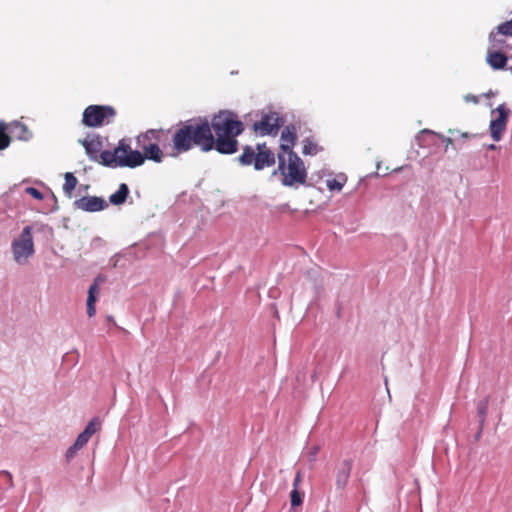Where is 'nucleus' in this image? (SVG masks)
<instances>
[{"label": "nucleus", "instance_id": "30", "mask_svg": "<svg viewBox=\"0 0 512 512\" xmlns=\"http://www.w3.org/2000/svg\"><path fill=\"white\" fill-rule=\"evenodd\" d=\"M465 101L477 104L479 100H478L477 96L472 95V94H468V95L465 96Z\"/></svg>", "mask_w": 512, "mask_h": 512}, {"label": "nucleus", "instance_id": "4", "mask_svg": "<svg viewBox=\"0 0 512 512\" xmlns=\"http://www.w3.org/2000/svg\"><path fill=\"white\" fill-rule=\"evenodd\" d=\"M278 170L282 175V184L292 187L304 185L307 180V170L303 160L295 153H278Z\"/></svg>", "mask_w": 512, "mask_h": 512}, {"label": "nucleus", "instance_id": "28", "mask_svg": "<svg viewBox=\"0 0 512 512\" xmlns=\"http://www.w3.org/2000/svg\"><path fill=\"white\" fill-rule=\"evenodd\" d=\"M301 482H302V473H301V471H297L294 481H293V489H298Z\"/></svg>", "mask_w": 512, "mask_h": 512}, {"label": "nucleus", "instance_id": "32", "mask_svg": "<svg viewBox=\"0 0 512 512\" xmlns=\"http://www.w3.org/2000/svg\"><path fill=\"white\" fill-rule=\"evenodd\" d=\"M510 71H511V73H512V67L510 68Z\"/></svg>", "mask_w": 512, "mask_h": 512}, {"label": "nucleus", "instance_id": "24", "mask_svg": "<svg viewBox=\"0 0 512 512\" xmlns=\"http://www.w3.org/2000/svg\"><path fill=\"white\" fill-rule=\"evenodd\" d=\"M7 129L8 126L4 122H0V150H4L10 145L11 136L6 132Z\"/></svg>", "mask_w": 512, "mask_h": 512}, {"label": "nucleus", "instance_id": "16", "mask_svg": "<svg viewBox=\"0 0 512 512\" xmlns=\"http://www.w3.org/2000/svg\"><path fill=\"white\" fill-rule=\"evenodd\" d=\"M104 279L101 276L95 278L93 284L90 286L88 290V298H87V314L89 317H93L96 313L95 302L97 300L96 296L99 293V285L102 283Z\"/></svg>", "mask_w": 512, "mask_h": 512}, {"label": "nucleus", "instance_id": "2", "mask_svg": "<svg viewBox=\"0 0 512 512\" xmlns=\"http://www.w3.org/2000/svg\"><path fill=\"white\" fill-rule=\"evenodd\" d=\"M171 157L176 158L194 147L201 151L213 150L214 141L210 123L207 119L188 120L175 129H171Z\"/></svg>", "mask_w": 512, "mask_h": 512}, {"label": "nucleus", "instance_id": "9", "mask_svg": "<svg viewBox=\"0 0 512 512\" xmlns=\"http://www.w3.org/2000/svg\"><path fill=\"white\" fill-rule=\"evenodd\" d=\"M98 425L99 423L97 422L96 419H93L88 423L84 431L78 435L74 444L67 450L66 459L68 461L73 459L76 456L77 452L88 443L92 435L97 431Z\"/></svg>", "mask_w": 512, "mask_h": 512}, {"label": "nucleus", "instance_id": "25", "mask_svg": "<svg viewBox=\"0 0 512 512\" xmlns=\"http://www.w3.org/2000/svg\"><path fill=\"white\" fill-rule=\"evenodd\" d=\"M290 500L292 507L300 506L303 502V494L298 489H293L290 493Z\"/></svg>", "mask_w": 512, "mask_h": 512}, {"label": "nucleus", "instance_id": "22", "mask_svg": "<svg viewBox=\"0 0 512 512\" xmlns=\"http://www.w3.org/2000/svg\"><path fill=\"white\" fill-rule=\"evenodd\" d=\"M256 161V152L255 150L250 147L246 146L243 150V153L239 156V162L242 165H251L253 164L255 166Z\"/></svg>", "mask_w": 512, "mask_h": 512}, {"label": "nucleus", "instance_id": "1", "mask_svg": "<svg viewBox=\"0 0 512 512\" xmlns=\"http://www.w3.org/2000/svg\"><path fill=\"white\" fill-rule=\"evenodd\" d=\"M171 129H149L136 138L138 150H132L130 144L121 139L118 142V150L115 154H123L119 158L118 165L121 167L136 168L144 164L145 160H151L156 163L163 162L165 156L171 157Z\"/></svg>", "mask_w": 512, "mask_h": 512}, {"label": "nucleus", "instance_id": "8", "mask_svg": "<svg viewBox=\"0 0 512 512\" xmlns=\"http://www.w3.org/2000/svg\"><path fill=\"white\" fill-rule=\"evenodd\" d=\"M281 126L280 118L277 113L271 112L264 114L261 119L253 124V130L256 134L276 135Z\"/></svg>", "mask_w": 512, "mask_h": 512}, {"label": "nucleus", "instance_id": "10", "mask_svg": "<svg viewBox=\"0 0 512 512\" xmlns=\"http://www.w3.org/2000/svg\"><path fill=\"white\" fill-rule=\"evenodd\" d=\"M494 112L497 113V117L492 119L490 122V133L494 141H500L502 134L506 129L510 111L505 104H501Z\"/></svg>", "mask_w": 512, "mask_h": 512}, {"label": "nucleus", "instance_id": "18", "mask_svg": "<svg viewBox=\"0 0 512 512\" xmlns=\"http://www.w3.org/2000/svg\"><path fill=\"white\" fill-rule=\"evenodd\" d=\"M487 63L495 70H500L505 68L507 64V57L505 54L499 51L488 52L487 54Z\"/></svg>", "mask_w": 512, "mask_h": 512}, {"label": "nucleus", "instance_id": "26", "mask_svg": "<svg viewBox=\"0 0 512 512\" xmlns=\"http://www.w3.org/2000/svg\"><path fill=\"white\" fill-rule=\"evenodd\" d=\"M477 409H478L479 415L482 418V421H484V419L486 417V414H487V410H488V399H485V400L481 401L478 404Z\"/></svg>", "mask_w": 512, "mask_h": 512}, {"label": "nucleus", "instance_id": "12", "mask_svg": "<svg viewBox=\"0 0 512 512\" xmlns=\"http://www.w3.org/2000/svg\"><path fill=\"white\" fill-rule=\"evenodd\" d=\"M77 209L87 212H97L107 207L106 201L101 197L84 196L74 202Z\"/></svg>", "mask_w": 512, "mask_h": 512}, {"label": "nucleus", "instance_id": "3", "mask_svg": "<svg viewBox=\"0 0 512 512\" xmlns=\"http://www.w3.org/2000/svg\"><path fill=\"white\" fill-rule=\"evenodd\" d=\"M215 149L221 154H233L238 150L237 137L244 131L243 123L231 111L223 110L209 121Z\"/></svg>", "mask_w": 512, "mask_h": 512}, {"label": "nucleus", "instance_id": "5", "mask_svg": "<svg viewBox=\"0 0 512 512\" xmlns=\"http://www.w3.org/2000/svg\"><path fill=\"white\" fill-rule=\"evenodd\" d=\"M79 142L84 147L85 152L90 160L98 162L99 164L107 167H121V165H118V162L119 157L120 159L123 158V154H115V152L118 150V145L112 151H102L103 140L98 135L87 136L85 139L79 140Z\"/></svg>", "mask_w": 512, "mask_h": 512}, {"label": "nucleus", "instance_id": "21", "mask_svg": "<svg viewBox=\"0 0 512 512\" xmlns=\"http://www.w3.org/2000/svg\"><path fill=\"white\" fill-rule=\"evenodd\" d=\"M346 182L347 177L344 174H339L334 178H328L326 186L331 191H341Z\"/></svg>", "mask_w": 512, "mask_h": 512}, {"label": "nucleus", "instance_id": "23", "mask_svg": "<svg viewBox=\"0 0 512 512\" xmlns=\"http://www.w3.org/2000/svg\"><path fill=\"white\" fill-rule=\"evenodd\" d=\"M320 151L317 143L310 138H306L303 141L302 153L304 155H316Z\"/></svg>", "mask_w": 512, "mask_h": 512}, {"label": "nucleus", "instance_id": "31", "mask_svg": "<svg viewBox=\"0 0 512 512\" xmlns=\"http://www.w3.org/2000/svg\"><path fill=\"white\" fill-rule=\"evenodd\" d=\"M452 140L450 138L447 139V144H451Z\"/></svg>", "mask_w": 512, "mask_h": 512}, {"label": "nucleus", "instance_id": "15", "mask_svg": "<svg viewBox=\"0 0 512 512\" xmlns=\"http://www.w3.org/2000/svg\"><path fill=\"white\" fill-rule=\"evenodd\" d=\"M296 140L297 133L295 127L286 126L281 133V154H288L289 152H294L292 148L294 147Z\"/></svg>", "mask_w": 512, "mask_h": 512}, {"label": "nucleus", "instance_id": "29", "mask_svg": "<svg viewBox=\"0 0 512 512\" xmlns=\"http://www.w3.org/2000/svg\"><path fill=\"white\" fill-rule=\"evenodd\" d=\"M0 475H3V476L6 477V481L8 482L9 487H13L14 486L13 478H12V475H11L10 472H8V471H1Z\"/></svg>", "mask_w": 512, "mask_h": 512}, {"label": "nucleus", "instance_id": "17", "mask_svg": "<svg viewBox=\"0 0 512 512\" xmlns=\"http://www.w3.org/2000/svg\"><path fill=\"white\" fill-rule=\"evenodd\" d=\"M7 126L10 136L17 138L18 140L27 141L32 137V134L27 126L21 122L15 121Z\"/></svg>", "mask_w": 512, "mask_h": 512}, {"label": "nucleus", "instance_id": "7", "mask_svg": "<svg viewBox=\"0 0 512 512\" xmlns=\"http://www.w3.org/2000/svg\"><path fill=\"white\" fill-rule=\"evenodd\" d=\"M12 252L14 260L18 264L26 263L27 259L34 254L32 228L30 226L24 227L19 238L13 240Z\"/></svg>", "mask_w": 512, "mask_h": 512}, {"label": "nucleus", "instance_id": "27", "mask_svg": "<svg viewBox=\"0 0 512 512\" xmlns=\"http://www.w3.org/2000/svg\"><path fill=\"white\" fill-rule=\"evenodd\" d=\"M25 192H26V194L32 196L33 198H35L37 200H42L44 198L42 192H40L38 189H36L34 187H27L25 189Z\"/></svg>", "mask_w": 512, "mask_h": 512}, {"label": "nucleus", "instance_id": "6", "mask_svg": "<svg viewBox=\"0 0 512 512\" xmlns=\"http://www.w3.org/2000/svg\"><path fill=\"white\" fill-rule=\"evenodd\" d=\"M117 112L110 105H89L82 114V123L87 127H101L114 121Z\"/></svg>", "mask_w": 512, "mask_h": 512}, {"label": "nucleus", "instance_id": "20", "mask_svg": "<svg viewBox=\"0 0 512 512\" xmlns=\"http://www.w3.org/2000/svg\"><path fill=\"white\" fill-rule=\"evenodd\" d=\"M64 179H65V182L63 185V191L68 198H71L73 195V190L75 189V187L78 184V180L74 176V174L71 172L65 173Z\"/></svg>", "mask_w": 512, "mask_h": 512}, {"label": "nucleus", "instance_id": "13", "mask_svg": "<svg viewBox=\"0 0 512 512\" xmlns=\"http://www.w3.org/2000/svg\"><path fill=\"white\" fill-rule=\"evenodd\" d=\"M352 460L344 459L336 466L335 485L338 490H344L347 486L352 470Z\"/></svg>", "mask_w": 512, "mask_h": 512}, {"label": "nucleus", "instance_id": "11", "mask_svg": "<svg viewBox=\"0 0 512 512\" xmlns=\"http://www.w3.org/2000/svg\"><path fill=\"white\" fill-rule=\"evenodd\" d=\"M512 37V19L497 26L489 35V41L493 48L502 49L510 47L506 39Z\"/></svg>", "mask_w": 512, "mask_h": 512}, {"label": "nucleus", "instance_id": "14", "mask_svg": "<svg viewBox=\"0 0 512 512\" xmlns=\"http://www.w3.org/2000/svg\"><path fill=\"white\" fill-rule=\"evenodd\" d=\"M255 161V169L261 170L265 167H270L275 163L274 153L265 145L258 144Z\"/></svg>", "mask_w": 512, "mask_h": 512}, {"label": "nucleus", "instance_id": "19", "mask_svg": "<svg viewBox=\"0 0 512 512\" xmlns=\"http://www.w3.org/2000/svg\"><path fill=\"white\" fill-rule=\"evenodd\" d=\"M128 194H129V188H128L127 184L122 183V184H120L118 190L115 193L110 195L109 201L113 205H121L126 201Z\"/></svg>", "mask_w": 512, "mask_h": 512}]
</instances>
